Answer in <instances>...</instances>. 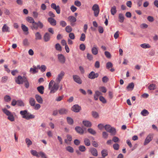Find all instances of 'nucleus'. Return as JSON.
I'll use <instances>...</instances> for the list:
<instances>
[{
    "label": "nucleus",
    "instance_id": "nucleus-5",
    "mask_svg": "<svg viewBox=\"0 0 158 158\" xmlns=\"http://www.w3.org/2000/svg\"><path fill=\"white\" fill-rule=\"evenodd\" d=\"M59 83H55L51 88L50 89H49L50 90V93L54 94L58 90L59 88Z\"/></svg>",
    "mask_w": 158,
    "mask_h": 158
},
{
    "label": "nucleus",
    "instance_id": "nucleus-44",
    "mask_svg": "<svg viewBox=\"0 0 158 158\" xmlns=\"http://www.w3.org/2000/svg\"><path fill=\"white\" fill-rule=\"evenodd\" d=\"M55 48L57 51H61L62 50V47L59 43H57L55 45Z\"/></svg>",
    "mask_w": 158,
    "mask_h": 158
},
{
    "label": "nucleus",
    "instance_id": "nucleus-56",
    "mask_svg": "<svg viewBox=\"0 0 158 158\" xmlns=\"http://www.w3.org/2000/svg\"><path fill=\"white\" fill-rule=\"evenodd\" d=\"M87 57L88 60H91L93 59V56L92 55L87 53Z\"/></svg>",
    "mask_w": 158,
    "mask_h": 158
},
{
    "label": "nucleus",
    "instance_id": "nucleus-60",
    "mask_svg": "<svg viewBox=\"0 0 158 158\" xmlns=\"http://www.w3.org/2000/svg\"><path fill=\"white\" fill-rule=\"evenodd\" d=\"M46 69L47 67L45 65H42L40 67V69L42 72H44L46 70Z\"/></svg>",
    "mask_w": 158,
    "mask_h": 158
},
{
    "label": "nucleus",
    "instance_id": "nucleus-63",
    "mask_svg": "<svg viewBox=\"0 0 158 158\" xmlns=\"http://www.w3.org/2000/svg\"><path fill=\"white\" fill-rule=\"evenodd\" d=\"M102 137L105 139H107L108 136V134L105 131H104L102 133Z\"/></svg>",
    "mask_w": 158,
    "mask_h": 158
},
{
    "label": "nucleus",
    "instance_id": "nucleus-50",
    "mask_svg": "<svg viewBox=\"0 0 158 158\" xmlns=\"http://www.w3.org/2000/svg\"><path fill=\"white\" fill-rule=\"evenodd\" d=\"M23 44L25 46H28L29 45V44L27 39H25L23 40Z\"/></svg>",
    "mask_w": 158,
    "mask_h": 158
},
{
    "label": "nucleus",
    "instance_id": "nucleus-61",
    "mask_svg": "<svg viewBox=\"0 0 158 158\" xmlns=\"http://www.w3.org/2000/svg\"><path fill=\"white\" fill-rule=\"evenodd\" d=\"M64 97V95L59 96L58 97L56 98L55 100L57 102H60L63 99Z\"/></svg>",
    "mask_w": 158,
    "mask_h": 158
},
{
    "label": "nucleus",
    "instance_id": "nucleus-43",
    "mask_svg": "<svg viewBox=\"0 0 158 158\" xmlns=\"http://www.w3.org/2000/svg\"><path fill=\"white\" fill-rule=\"evenodd\" d=\"M25 142L28 147L32 144V142L29 138H26L25 139Z\"/></svg>",
    "mask_w": 158,
    "mask_h": 158
},
{
    "label": "nucleus",
    "instance_id": "nucleus-12",
    "mask_svg": "<svg viewBox=\"0 0 158 158\" xmlns=\"http://www.w3.org/2000/svg\"><path fill=\"white\" fill-rule=\"evenodd\" d=\"M89 152L94 156H98V152L97 150L94 148H90L89 150Z\"/></svg>",
    "mask_w": 158,
    "mask_h": 158
},
{
    "label": "nucleus",
    "instance_id": "nucleus-21",
    "mask_svg": "<svg viewBox=\"0 0 158 158\" xmlns=\"http://www.w3.org/2000/svg\"><path fill=\"white\" fill-rule=\"evenodd\" d=\"M82 123L86 127H90L92 126L91 123L89 121L84 120L82 121Z\"/></svg>",
    "mask_w": 158,
    "mask_h": 158
},
{
    "label": "nucleus",
    "instance_id": "nucleus-64",
    "mask_svg": "<svg viewBox=\"0 0 158 158\" xmlns=\"http://www.w3.org/2000/svg\"><path fill=\"white\" fill-rule=\"evenodd\" d=\"M74 4L77 6L80 7L81 5V2L78 0L75 1L74 2Z\"/></svg>",
    "mask_w": 158,
    "mask_h": 158
},
{
    "label": "nucleus",
    "instance_id": "nucleus-40",
    "mask_svg": "<svg viewBox=\"0 0 158 158\" xmlns=\"http://www.w3.org/2000/svg\"><path fill=\"white\" fill-rule=\"evenodd\" d=\"M21 28L23 31L27 32V33H28V29L25 25L22 24L21 25Z\"/></svg>",
    "mask_w": 158,
    "mask_h": 158
},
{
    "label": "nucleus",
    "instance_id": "nucleus-36",
    "mask_svg": "<svg viewBox=\"0 0 158 158\" xmlns=\"http://www.w3.org/2000/svg\"><path fill=\"white\" fill-rule=\"evenodd\" d=\"M92 116L94 118H98L99 117L98 114L95 111H93L92 112Z\"/></svg>",
    "mask_w": 158,
    "mask_h": 158
},
{
    "label": "nucleus",
    "instance_id": "nucleus-4",
    "mask_svg": "<svg viewBox=\"0 0 158 158\" xmlns=\"http://www.w3.org/2000/svg\"><path fill=\"white\" fill-rule=\"evenodd\" d=\"M25 78L26 77L24 76L22 77L21 76L19 75L17 77L15 78V82L18 84H22L25 80Z\"/></svg>",
    "mask_w": 158,
    "mask_h": 158
},
{
    "label": "nucleus",
    "instance_id": "nucleus-9",
    "mask_svg": "<svg viewBox=\"0 0 158 158\" xmlns=\"http://www.w3.org/2000/svg\"><path fill=\"white\" fill-rule=\"evenodd\" d=\"M51 7L53 9L56 10L57 14H60V6L59 5L56 6V4L52 3L51 5Z\"/></svg>",
    "mask_w": 158,
    "mask_h": 158
},
{
    "label": "nucleus",
    "instance_id": "nucleus-32",
    "mask_svg": "<svg viewBox=\"0 0 158 158\" xmlns=\"http://www.w3.org/2000/svg\"><path fill=\"white\" fill-rule=\"evenodd\" d=\"M68 19L71 23H74L76 21V18L73 16H70L68 17Z\"/></svg>",
    "mask_w": 158,
    "mask_h": 158
},
{
    "label": "nucleus",
    "instance_id": "nucleus-41",
    "mask_svg": "<svg viewBox=\"0 0 158 158\" xmlns=\"http://www.w3.org/2000/svg\"><path fill=\"white\" fill-rule=\"evenodd\" d=\"M149 114V112L146 109H144L142 110L141 112V114L143 116H146Z\"/></svg>",
    "mask_w": 158,
    "mask_h": 158
},
{
    "label": "nucleus",
    "instance_id": "nucleus-20",
    "mask_svg": "<svg viewBox=\"0 0 158 158\" xmlns=\"http://www.w3.org/2000/svg\"><path fill=\"white\" fill-rule=\"evenodd\" d=\"M35 98L37 101L40 104H42L43 102V100L42 97L38 94L35 95Z\"/></svg>",
    "mask_w": 158,
    "mask_h": 158
},
{
    "label": "nucleus",
    "instance_id": "nucleus-15",
    "mask_svg": "<svg viewBox=\"0 0 158 158\" xmlns=\"http://www.w3.org/2000/svg\"><path fill=\"white\" fill-rule=\"evenodd\" d=\"M44 40L45 42L49 41L51 38V35L48 32H46L43 36Z\"/></svg>",
    "mask_w": 158,
    "mask_h": 158
},
{
    "label": "nucleus",
    "instance_id": "nucleus-47",
    "mask_svg": "<svg viewBox=\"0 0 158 158\" xmlns=\"http://www.w3.org/2000/svg\"><path fill=\"white\" fill-rule=\"evenodd\" d=\"M17 105L20 106H24V104L22 100H19L17 101Z\"/></svg>",
    "mask_w": 158,
    "mask_h": 158
},
{
    "label": "nucleus",
    "instance_id": "nucleus-49",
    "mask_svg": "<svg viewBox=\"0 0 158 158\" xmlns=\"http://www.w3.org/2000/svg\"><path fill=\"white\" fill-rule=\"evenodd\" d=\"M78 148L79 150L81 152H84L86 150L85 147L83 145H80L79 147Z\"/></svg>",
    "mask_w": 158,
    "mask_h": 158
},
{
    "label": "nucleus",
    "instance_id": "nucleus-14",
    "mask_svg": "<svg viewBox=\"0 0 158 158\" xmlns=\"http://www.w3.org/2000/svg\"><path fill=\"white\" fill-rule=\"evenodd\" d=\"M81 109V107L78 105H75L72 107V110L77 113L79 112Z\"/></svg>",
    "mask_w": 158,
    "mask_h": 158
},
{
    "label": "nucleus",
    "instance_id": "nucleus-2",
    "mask_svg": "<svg viewBox=\"0 0 158 158\" xmlns=\"http://www.w3.org/2000/svg\"><path fill=\"white\" fill-rule=\"evenodd\" d=\"M2 110L3 112L6 115L8 116L7 119L11 122H13L15 120V118L12 113L6 108H3Z\"/></svg>",
    "mask_w": 158,
    "mask_h": 158
},
{
    "label": "nucleus",
    "instance_id": "nucleus-13",
    "mask_svg": "<svg viewBox=\"0 0 158 158\" xmlns=\"http://www.w3.org/2000/svg\"><path fill=\"white\" fill-rule=\"evenodd\" d=\"M58 58L59 61L62 64L65 62V59L64 56L61 54L58 55Z\"/></svg>",
    "mask_w": 158,
    "mask_h": 158
},
{
    "label": "nucleus",
    "instance_id": "nucleus-39",
    "mask_svg": "<svg viewBox=\"0 0 158 158\" xmlns=\"http://www.w3.org/2000/svg\"><path fill=\"white\" fill-rule=\"evenodd\" d=\"M102 156L103 157H105L107 156L108 152L107 150L106 149H103L101 152Z\"/></svg>",
    "mask_w": 158,
    "mask_h": 158
},
{
    "label": "nucleus",
    "instance_id": "nucleus-19",
    "mask_svg": "<svg viewBox=\"0 0 158 158\" xmlns=\"http://www.w3.org/2000/svg\"><path fill=\"white\" fill-rule=\"evenodd\" d=\"M134 87V83L133 82H131L126 87V89L128 91H131L133 89Z\"/></svg>",
    "mask_w": 158,
    "mask_h": 158
},
{
    "label": "nucleus",
    "instance_id": "nucleus-57",
    "mask_svg": "<svg viewBox=\"0 0 158 158\" xmlns=\"http://www.w3.org/2000/svg\"><path fill=\"white\" fill-rule=\"evenodd\" d=\"M108 81L109 78L106 76H104L102 78V81L104 83H106Z\"/></svg>",
    "mask_w": 158,
    "mask_h": 158
},
{
    "label": "nucleus",
    "instance_id": "nucleus-38",
    "mask_svg": "<svg viewBox=\"0 0 158 158\" xmlns=\"http://www.w3.org/2000/svg\"><path fill=\"white\" fill-rule=\"evenodd\" d=\"M67 120L68 123L69 124L72 125L73 123V121L72 118L70 117H67Z\"/></svg>",
    "mask_w": 158,
    "mask_h": 158
},
{
    "label": "nucleus",
    "instance_id": "nucleus-16",
    "mask_svg": "<svg viewBox=\"0 0 158 158\" xmlns=\"http://www.w3.org/2000/svg\"><path fill=\"white\" fill-rule=\"evenodd\" d=\"M48 22L52 26H55L56 24V20L52 17L48 18Z\"/></svg>",
    "mask_w": 158,
    "mask_h": 158
},
{
    "label": "nucleus",
    "instance_id": "nucleus-11",
    "mask_svg": "<svg viewBox=\"0 0 158 158\" xmlns=\"http://www.w3.org/2000/svg\"><path fill=\"white\" fill-rule=\"evenodd\" d=\"M74 81L77 83L81 84L82 83V80L78 75H74L73 76Z\"/></svg>",
    "mask_w": 158,
    "mask_h": 158
},
{
    "label": "nucleus",
    "instance_id": "nucleus-33",
    "mask_svg": "<svg viewBox=\"0 0 158 158\" xmlns=\"http://www.w3.org/2000/svg\"><path fill=\"white\" fill-rule=\"evenodd\" d=\"M84 142L85 144L87 146H89L90 145V142L89 139L85 138L84 139Z\"/></svg>",
    "mask_w": 158,
    "mask_h": 158
},
{
    "label": "nucleus",
    "instance_id": "nucleus-48",
    "mask_svg": "<svg viewBox=\"0 0 158 158\" xmlns=\"http://www.w3.org/2000/svg\"><path fill=\"white\" fill-rule=\"evenodd\" d=\"M65 30L67 32L70 33L72 31V29L70 26H68L66 27Z\"/></svg>",
    "mask_w": 158,
    "mask_h": 158
},
{
    "label": "nucleus",
    "instance_id": "nucleus-1",
    "mask_svg": "<svg viewBox=\"0 0 158 158\" xmlns=\"http://www.w3.org/2000/svg\"><path fill=\"white\" fill-rule=\"evenodd\" d=\"M43 27V24L40 21H38V22H35L33 24L30 25V27L32 30H37L38 28L42 29Z\"/></svg>",
    "mask_w": 158,
    "mask_h": 158
},
{
    "label": "nucleus",
    "instance_id": "nucleus-31",
    "mask_svg": "<svg viewBox=\"0 0 158 158\" xmlns=\"http://www.w3.org/2000/svg\"><path fill=\"white\" fill-rule=\"evenodd\" d=\"M110 11L111 14L112 15H114L117 12L116 6H114L112 7L111 8Z\"/></svg>",
    "mask_w": 158,
    "mask_h": 158
},
{
    "label": "nucleus",
    "instance_id": "nucleus-46",
    "mask_svg": "<svg viewBox=\"0 0 158 158\" xmlns=\"http://www.w3.org/2000/svg\"><path fill=\"white\" fill-rule=\"evenodd\" d=\"M4 100L5 102H9L11 100V98L10 96L6 95L4 97Z\"/></svg>",
    "mask_w": 158,
    "mask_h": 158
},
{
    "label": "nucleus",
    "instance_id": "nucleus-35",
    "mask_svg": "<svg viewBox=\"0 0 158 158\" xmlns=\"http://www.w3.org/2000/svg\"><path fill=\"white\" fill-rule=\"evenodd\" d=\"M20 114L23 115L22 117L24 116H27V115L29 114V113H27V110H21L20 111Z\"/></svg>",
    "mask_w": 158,
    "mask_h": 158
},
{
    "label": "nucleus",
    "instance_id": "nucleus-25",
    "mask_svg": "<svg viewBox=\"0 0 158 158\" xmlns=\"http://www.w3.org/2000/svg\"><path fill=\"white\" fill-rule=\"evenodd\" d=\"M29 104L31 106H34L35 103V101L34 98L31 97L29 100Z\"/></svg>",
    "mask_w": 158,
    "mask_h": 158
},
{
    "label": "nucleus",
    "instance_id": "nucleus-58",
    "mask_svg": "<svg viewBox=\"0 0 158 158\" xmlns=\"http://www.w3.org/2000/svg\"><path fill=\"white\" fill-rule=\"evenodd\" d=\"M85 35L84 33H82L81 34V37L80 38V40L84 41L85 40Z\"/></svg>",
    "mask_w": 158,
    "mask_h": 158
},
{
    "label": "nucleus",
    "instance_id": "nucleus-51",
    "mask_svg": "<svg viewBox=\"0 0 158 158\" xmlns=\"http://www.w3.org/2000/svg\"><path fill=\"white\" fill-rule=\"evenodd\" d=\"M66 150L70 153H73V148L70 146H68L66 148Z\"/></svg>",
    "mask_w": 158,
    "mask_h": 158
},
{
    "label": "nucleus",
    "instance_id": "nucleus-55",
    "mask_svg": "<svg viewBox=\"0 0 158 158\" xmlns=\"http://www.w3.org/2000/svg\"><path fill=\"white\" fill-rule=\"evenodd\" d=\"M113 66L112 64L110 62H108L106 64V67L107 69L112 68Z\"/></svg>",
    "mask_w": 158,
    "mask_h": 158
},
{
    "label": "nucleus",
    "instance_id": "nucleus-7",
    "mask_svg": "<svg viewBox=\"0 0 158 158\" xmlns=\"http://www.w3.org/2000/svg\"><path fill=\"white\" fill-rule=\"evenodd\" d=\"M153 138V134H150L146 138L144 142L143 143L144 145H146L148 144L152 139Z\"/></svg>",
    "mask_w": 158,
    "mask_h": 158
},
{
    "label": "nucleus",
    "instance_id": "nucleus-29",
    "mask_svg": "<svg viewBox=\"0 0 158 158\" xmlns=\"http://www.w3.org/2000/svg\"><path fill=\"white\" fill-rule=\"evenodd\" d=\"M26 20L29 23L33 24L35 21L34 19L31 17H27L26 19Z\"/></svg>",
    "mask_w": 158,
    "mask_h": 158
},
{
    "label": "nucleus",
    "instance_id": "nucleus-42",
    "mask_svg": "<svg viewBox=\"0 0 158 158\" xmlns=\"http://www.w3.org/2000/svg\"><path fill=\"white\" fill-rule=\"evenodd\" d=\"M87 131L89 133L94 135H95L96 133V131L91 128L88 129Z\"/></svg>",
    "mask_w": 158,
    "mask_h": 158
},
{
    "label": "nucleus",
    "instance_id": "nucleus-54",
    "mask_svg": "<svg viewBox=\"0 0 158 158\" xmlns=\"http://www.w3.org/2000/svg\"><path fill=\"white\" fill-rule=\"evenodd\" d=\"M113 147L114 150H117L119 149V146L118 144L115 143L113 144Z\"/></svg>",
    "mask_w": 158,
    "mask_h": 158
},
{
    "label": "nucleus",
    "instance_id": "nucleus-10",
    "mask_svg": "<svg viewBox=\"0 0 158 158\" xmlns=\"http://www.w3.org/2000/svg\"><path fill=\"white\" fill-rule=\"evenodd\" d=\"M98 73H95L94 72L92 71L88 75V77L90 79H93L98 77Z\"/></svg>",
    "mask_w": 158,
    "mask_h": 158
},
{
    "label": "nucleus",
    "instance_id": "nucleus-23",
    "mask_svg": "<svg viewBox=\"0 0 158 158\" xmlns=\"http://www.w3.org/2000/svg\"><path fill=\"white\" fill-rule=\"evenodd\" d=\"M33 68H31L30 70V72L32 73L35 74L38 72V70L37 69V68L35 65L33 66Z\"/></svg>",
    "mask_w": 158,
    "mask_h": 158
},
{
    "label": "nucleus",
    "instance_id": "nucleus-37",
    "mask_svg": "<svg viewBox=\"0 0 158 158\" xmlns=\"http://www.w3.org/2000/svg\"><path fill=\"white\" fill-rule=\"evenodd\" d=\"M35 118V116L32 114H28L27 116H24L23 118L26 119L27 120H29L31 118Z\"/></svg>",
    "mask_w": 158,
    "mask_h": 158
},
{
    "label": "nucleus",
    "instance_id": "nucleus-34",
    "mask_svg": "<svg viewBox=\"0 0 158 158\" xmlns=\"http://www.w3.org/2000/svg\"><path fill=\"white\" fill-rule=\"evenodd\" d=\"M23 83H24L25 87L27 89L29 87V83L27 77L25 78Z\"/></svg>",
    "mask_w": 158,
    "mask_h": 158
},
{
    "label": "nucleus",
    "instance_id": "nucleus-18",
    "mask_svg": "<svg viewBox=\"0 0 158 158\" xmlns=\"http://www.w3.org/2000/svg\"><path fill=\"white\" fill-rule=\"evenodd\" d=\"M75 130L77 133L81 135L83 134L84 133V131L82 128L79 126L76 127L75 128Z\"/></svg>",
    "mask_w": 158,
    "mask_h": 158
},
{
    "label": "nucleus",
    "instance_id": "nucleus-62",
    "mask_svg": "<svg viewBox=\"0 0 158 158\" xmlns=\"http://www.w3.org/2000/svg\"><path fill=\"white\" fill-rule=\"evenodd\" d=\"M99 89L103 93H105L106 92V88L104 86L100 87L99 88Z\"/></svg>",
    "mask_w": 158,
    "mask_h": 158
},
{
    "label": "nucleus",
    "instance_id": "nucleus-8",
    "mask_svg": "<svg viewBox=\"0 0 158 158\" xmlns=\"http://www.w3.org/2000/svg\"><path fill=\"white\" fill-rule=\"evenodd\" d=\"M65 75V73L63 71L60 72L59 74H58L57 77L56 78V81L58 83H60L61 80L63 79Z\"/></svg>",
    "mask_w": 158,
    "mask_h": 158
},
{
    "label": "nucleus",
    "instance_id": "nucleus-30",
    "mask_svg": "<svg viewBox=\"0 0 158 158\" xmlns=\"http://www.w3.org/2000/svg\"><path fill=\"white\" fill-rule=\"evenodd\" d=\"M31 153L33 156H35L38 157L40 156V155H39V152H37L35 150H31Z\"/></svg>",
    "mask_w": 158,
    "mask_h": 158
},
{
    "label": "nucleus",
    "instance_id": "nucleus-28",
    "mask_svg": "<svg viewBox=\"0 0 158 158\" xmlns=\"http://www.w3.org/2000/svg\"><path fill=\"white\" fill-rule=\"evenodd\" d=\"M118 18L119 19V22L121 23L123 22L124 17L122 14L120 13L119 14Z\"/></svg>",
    "mask_w": 158,
    "mask_h": 158
},
{
    "label": "nucleus",
    "instance_id": "nucleus-45",
    "mask_svg": "<svg viewBox=\"0 0 158 158\" xmlns=\"http://www.w3.org/2000/svg\"><path fill=\"white\" fill-rule=\"evenodd\" d=\"M156 88V85L154 84H151L148 86V89L150 90H154Z\"/></svg>",
    "mask_w": 158,
    "mask_h": 158
},
{
    "label": "nucleus",
    "instance_id": "nucleus-3",
    "mask_svg": "<svg viewBox=\"0 0 158 158\" xmlns=\"http://www.w3.org/2000/svg\"><path fill=\"white\" fill-rule=\"evenodd\" d=\"M106 130L110 133L112 135H114L116 133V129L115 128L112 127L109 125H106L105 127Z\"/></svg>",
    "mask_w": 158,
    "mask_h": 158
},
{
    "label": "nucleus",
    "instance_id": "nucleus-59",
    "mask_svg": "<svg viewBox=\"0 0 158 158\" xmlns=\"http://www.w3.org/2000/svg\"><path fill=\"white\" fill-rule=\"evenodd\" d=\"M112 140L115 143H117L119 141V139L116 136H114Z\"/></svg>",
    "mask_w": 158,
    "mask_h": 158
},
{
    "label": "nucleus",
    "instance_id": "nucleus-52",
    "mask_svg": "<svg viewBox=\"0 0 158 158\" xmlns=\"http://www.w3.org/2000/svg\"><path fill=\"white\" fill-rule=\"evenodd\" d=\"M99 100L103 103H105L106 102V101L105 98L102 96H100L99 97Z\"/></svg>",
    "mask_w": 158,
    "mask_h": 158
},
{
    "label": "nucleus",
    "instance_id": "nucleus-22",
    "mask_svg": "<svg viewBox=\"0 0 158 158\" xmlns=\"http://www.w3.org/2000/svg\"><path fill=\"white\" fill-rule=\"evenodd\" d=\"M91 52L94 55H96L98 53V48L96 46H94L92 48Z\"/></svg>",
    "mask_w": 158,
    "mask_h": 158
},
{
    "label": "nucleus",
    "instance_id": "nucleus-53",
    "mask_svg": "<svg viewBox=\"0 0 158 158\" xmlns=\"http://www.w3.org/2000/svg\"><path fill=\"white\" fill-rule=\"evenodd\" d=\"M140 46L141 47L143 48H149L150 47V46H149V44H141L140 45Z\"/></svg>",
    "mask_w": 158,
    "mask_h": 158
},
{
    "label": "nucleus",
    "instance_id": "nucleus-24",
    "mask_svg": "<svg viewBox=\"0 0 158 158\" xmlns=\"http://www.w3.org/2000/svg\"><path fill=\"white\" fill-rule=\"evenodd\" d=\"M2 31L3 32H9V28L6 24H4L2 27Z\"/></svg>",
    "mask_w": 158,
    "mask_h": 158
},
{
    "label": "nucleus",
    "instance_id": "nucleus-17",
    "mask_svg": "<svg viewBox=\"0 0 158 158\" xmlns=\"http://www.w3.org/2000/svg\"><path fill=\"white\" fill-rule=\"evenodd\" d=\"M59 114L61 115L66 114L68 112V110L65 108H62L58 110Z\"/></svg>",
    "mask_w": 158,
    "mask_h": 158
},
{
    "label": "nucleus",
    "instance_id": "nucleus-6",
    "mask_svg": "<svg viewBox=\"0 0 158 158\" xmlns=\"http://www.w3.org/2000/svg\"><path fill=\"white\" fill-rule=\"evenodd\" d=\"M92 10L94 11V16L97 17L98 16L99 12V8L97 4H94L93 6Z\"/></svg>",
    "mask_w": 158,
    "mask_h": 158
},
{
    "label": "nucleus",
    "instance_id": "nucleus-26",
    "mask_svg": "<svg viewBox=\"0 0 158 158\" xmlns=\"http://www.w3.org/2000/svg\"><path fill=\"white\" fill-rule=\"evenodd\" d=\"M37 89L40 94H44V88L43 86L41 85L38 87L37 88Z\"/></svg>",
    "mask_w": 158,
    "mask_h": 158
},
{
    "label": "nucleus",
    "instance_id": "nucleus-27",
    "mask_svg": "<svg viewBox=\"0 0 158 158\" xmlns=\"http://www.w3.org/2000/svg\"><path fill=\"white\" fill-rule=\"evenodd\" d=\"M35 40H40L42 39V35L39 32H36L35 34Z\"/></svg>",
    "mask_w": 158,
    "mask_h": 158
}]
</instances>
